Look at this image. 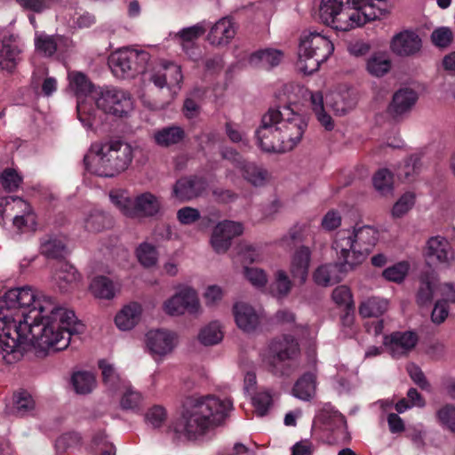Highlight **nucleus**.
<instances>
[{
    "mask_svg": "<svg viewBox=\"0 0 455 455\" xmlns=\"http://www.w3.org/2000/svg\"><path fill=\"white\" fill-rule=\"evenodd\" d=\"M84 331L75 313L30 287L13 288L0 298V365L19 362L30 344L38 356L68 347Z\"/></svg>",
    "mask_w": 455,
    "mask_h": 455,
    "instance_id": "obj_1",
    "label": "nucleus"
},
{
    "mask_svg": "<svg viewBox=\"0 0 455 455\" xmlns=\"http://www.w3.org/2000/svg\"><path fill=\"white\" fill-rule=\"evenodd\" d=\"M307 124L290 106L271 108L263 115L256 131L259 147L269 153L292 150L302 140Z\"/></svg>",
    "mask_w": 455,
    "mask_h": 455,
    "instance_id": "obj_2",
    "label": "nucleus"
},
{
    "mask_svg": "<svg viewBox=\"0 0 455 455\" xmlns=\"http://www.w3.org/2000/svg\"><path fill=\"white\" fill-rule=\"evenodd\" d=\"M232 409L233 403L228 398L214 395L193 398L174 430L188 439H196L221 425Z\"/></svg>",
    "mask_w": 455,
    "mask_h": 455,
    "instance_id": "obj_3",
    "label": "nucleus"
},
{
    "mask_svg": "<svg viewBox=\"0 0 455 455\" xmlns=\"http://www.w3.org/2000/svg\"><path fill=\"white\" fill-rule=\"evenodd\" d=\"M95 155L92 163L90 156H84L86 169L100 177H114L131 165L134 157V148L125 140L111 139L95 142L91 147Z\"/></svg>",
    "mask_w": 455,
    "mask_h": 455,
    "instance_id": "obj_4",
    "label": "nucleus"
},
{
    "mask_svg": "<svg viewBox=\"0 0 455 455\" xmlns=\"http://www.w3.org/2000/svg\"><path fill=\"white\" fill-rule=\"evenodd\" d=\"M379 239V232L371 226H363L354 231L339 230L332 243L339 259L350 266L360 265L371 252Z\"/></svg>",
    "mask_w": 455,
    "mask_h": 455,
    "instance_id": "obj_5",
    "label": "nucleus"
},
{
    "mask_svg": "<svg viewBox=\"0 0 455 455\" xmlns=\"http://www.w3.org/2000/svg\"><path fill=\"white\" fill-rule=\"evenodd\" d=\"M344 0H322L319 7L320 18L325 24L336 30L348 31L377 19L379 12L366 5L364 11L354 6L342 10Z\"/></svg>",
    "mask_w": 455,
    "mask_h": 455,
    "instance_id": "obj_6",
    "label": "nucleus"
},
{
    "mask_svg": "<svg viewBox=\"0 0 455 455\" xmlns=\"http://www.w3.org/2000/svg\"><path fill=\"white\" fill-rule=\"evenodd\" d=\"M333 51L334 45L328 36L315 31L304 34L299 47L298 70L304 75L313 74Z\"/></svg>",
    "mask_w": 455,
    "mask_h": 455,
    "instance_id": "obj_7",
    "label": "nucleus"
},
{
    "mask_svg": "<svg viewBox=\"0 0 455 455\" xmlns=\"http://www.w3.org/2000/svg\"><path fill=\"white\" fill-rule=\"evenodd\" d=\"M109 197L120 212L130 218L155 217L162 211L160 197L151 192H144L131 197L124 191H112Z\"/></svg>",
    "mask_w": 455,
    "mask_h": 455,
    "instance_id": "obj_8",
    "label": "nucleus"
},
{
    "mask_svg": "<svg viewBox=\"0 0 455 455\" xmlns=\"http://www.w3.org/2000/svg\"><path fill=\"white\" fill-rule=\"evenodd\" d=\"M150 55L146 51L125 48L113 52L108 63L116 76L133 77L147 70Z\"/></svg>",
    "mask_w": 455,
    "mask_h": 455,
    "instance_id": "obj_9",
    "label": "nucleus"
},
{
    "mask_svg": "<svg viewBox=\"0 0 455 455\" xmlns=\"http://www.w3.org/2000/svg\"><path fill=\"white\" fill-rule=\"evenodd\" d=\"M265 362L274 374H289L288 370L282 369L279 364L285 362H295L300 355V347L297 339L291 335H283L272 339L267 347Z\"/></svg>",
    "mask_w": 455,
    "mask_h": 455,
    "instance_id": "obj_10",
    "label": "nucleus"
},
{
    "mask_svg": "<svg viewBox=\"0 0 455 455\" xmlns=\"http://www.w3.org/2000/svg\"><path fill=\"white\" fill-rule=\"evenodd\" d=\"M96 105L103 112L116 116H126L133 107L130 93L115 87L102 89L96 99Z\"/></svg>",
    "mask_w": 455,
    "mask_h": 455,
    "instance_id": "obj_11",
    "label": "nucleus"
},
{
    "mask_svg": "<svg viewBox=\"0 0 455 455\" xmlns=\"http://www.w3.org/2000/svg\"><path fill=\"white\" fill-rule=\"evenodd\" d=\"M148 80L160 89L167 87L174 96L183 81L181 67L172 61L160 60L149 72Z\"/></svg>",
    "mask_w": 455,
    "mask_h": 455,
    "instance_id": "obj_12",
    "label": "nucleus"
},
{
    "mask_svg": "<svg viewBox=\"0 0 455 455\" xmlns=\"http://www.w3.org/2000/svg\"><path fill=\"white\" fill-rule=\"evenodd\" d=\"M163 307L167 315L172 316L181 315L185 312L196 315L201 309L197 293L190 287H185L176 292L164 301Z\"/></svg>",
    "mask_w": 455,
    "mask_h": 455,
    "instance_id": "obj_13",
    "label": "nucleus"
},
{
    "mask_svg": "<svg viewBox=\"0 0 455 455\" xmlns=\"http://www.w3.org/2000/svg\"><path fill=\"white\" fill-rule=\"evenodd\" d=\"M208 183L204 177L190 175L179 179L172 188V196L179 202H189L202 196Z\"/></svg>",
    "mask_w": 455,
    "mask_h": 455,
    "instance_id": "obj_14",
    "label": "nucleus"
},
{
    "mask_svg": "<svg viewBox=\"0 0 455 455\" xmlns=\"http://www.w3.org/2000/svg\"><path fill=\"white\" fill-rule=\"evenodd\" d=\"M243 232L242 223L232 220H224L218 223L212 230L211 236V244L217 253L226 252L230 245L231 241L241 235Z\"/></svg>",
    "mask_w": 455,
    "mask_h": 455,
    "instance_id": "obj_15",
    "label": "nucleus"
},
{
    "mask_svg": "<svg viewBox=\"0 0 455 455\" xmlns=\"http://www.w3.org/2000/svg\"><path fill=\"white\" fill-rule=\"evenodd\" d=\"M145 342L152 355L164 356L172 353L177 346L178 336L168 330H150L146 334Z\"/></svg>",
    "mask_w": 455,
    "mask_h": 455,
    "instance_id": "obj_16",
    "label": "nucleus"
},
{
    "mask_svg": "<svg viewBox=\"0 0 455 455\" xmlns=\"http://www.w3.org/2000/svg\"><path fill=\"white\" fill-rule=\"evenodd\" d=\"M333 264H326L320 266L314 273V280L318 285L330 286L342 280V275L354 269V266H350L343 259Z\"/></svg>",
    "mask_w": 455,
    "mask_h": 455,
    "instance_id": "obj_17",
    "label": "nucleus"
},
{
    "mask_svg": "<svg viewBox=\"0 0 455 455\" xmlns=\"http://www.w3.org/2000/svg\"><path fill=\"white\" fill-rule=\"evenodd\" d=\"M426 257L428 260L450 265L454 254L449 241L441 235L430 237L427 242Z\"/></svg>",
    "mask_w": 455,
    "mask_h": 455,
    "instance_id": "obj_18",
    "label": "nucleus"
},
{
    "mask_svg": "<svg viewBox=\"0 0 455 455\" xmlns=\"http://www.w3.org/2000/svg\"><path fill=\"white\" fill-rule=\"evenodd\" d=\"M390 48L398 56H411L420 51L421 39L416 33L404 30L393 36Z\"/></svg>",
    "mask_w": 455,
    "mask_h": 455,
    "instance_id": "obj_19",
    "label": "nucleus"
},
{
    "mask_svg": "<svg viewBox=\"0 0 455 455\" xmlns=\"http://www.w3.org/2000/svg\"><path fill=\"white\" fill-rule=\"evenodd\" d=\"M233 315L237 327L244 332H253L259 326V314L253 307L245 302L234 304Z\"/></svg>",
    "mask_w": 455,
    "mask_h": 455,
    "instance_id": "obj_20",
    "label": "nucleus"
},
{
    "mask_svg": "<svg viewBox=\"0 0 455 455\" xmlns=\"http://www.w3.org/2000/svg\"><path fill=\"white\" fill-rule=\"evenodd\" d=\"M418 337L412 331H396L385 338V345L393 357L408 354L417 344Z\"/></svg>",
    "mask_w": 455,
    "mask_h": 455,
    "instance_id": "obj_21",
    "label": "nucleus"
},
{
    "mask_svg": "<svg viewBox=\"0 0 455 455\" xmlns=\"http://www.w3.org/2000/svg\"><path fill=\"white\" fill-rule=\"evenodd\" d=\"M311 251L307 246H300L291 257L290 272L296 281L304 283L308 275Z\"/></svg>",
    "mask_w": 455,
    "mask_h": 455,
    "instance_id": "obj_22",
    "label": "nucleus"
},
{
    "mask_svg": "<svg viewBox=\"0 0 455 455\" xmlns=\"http://www.w3.org/2000/svg\"><path fill=\"white\" fill-rule=\"evenodd\" d=\"M235 29L231 19L225 17L219 20L211 28L207 39L212 45H227L234 38Z\"/></svg>",
    "mask_w": 455,
    "mask_h": 455,
    "instance_id": "obj_23",
    "label": "nucleus"
},
{
    "mask_svg": "<svg viewBox=\"0 0 455 455\" xmlns=\"http://www.w3.org/2000/svg\"><path fill=\"white\" fill-rule=\"evenodd\" d=\"M418 100L417 92L410 88L398 90L393 96L388 110L394 116H399L411 110Z\"/></svg>",
    "mask_w": 455,
    "mask_h": 455,
    "instance_id": "obj_24",
    "label": "nucleus"
},
{
    "mask_svg": "<svg viewBox=\"0 0 455 455\" xmlns=\"http://www.w3.org/2000/svg\"><path fill=\"white\" fill-rule=\"evenodd\" d=\"M6 206H10L11 210L15 208H22L21 215H14L12 223L19 230L24 228L31 227L36 224V216L32 211L30 204L18 196H9L6 198Z\"/></svg>",
    "mask_w": 455,
    "mask_h": 455,
    "instance_id": "obj_25",
    "label": "nucleus"
},
{
    "mask_svg": "<svg viewBox=\"0 0 455 455\" xmlns=\"http://www.w3.org/2000/svg\"><path fill=\"white\" fill-rule=\"evenodd\" d=\"M206 31L204 21L199 22L194 26L182 28L176 35L183 51L192 58L194 56L196 41Z\"/></svg>",
    "mask_w": 455,
    "mask_h": 455,
    "instance_id": "obj_26",
    "label": "nucleus"
},
{
    "mask_svg": "<svg viewBox=\"0 0 455 455\" xmlns=\"http://www.w3.org/2000/svg\"><path fill=\"white\" fill-rule=\"evenodd\" d=\"M326 105L335 115L343 116L355 106V100L349 91L332 92L326 96Z\"/></svg>",
    "mask_w": 455,
    "mask_h": 455,
    "instance_id": "obj_27",
    "label": "nucleus"
},
{
    "mask_svg": "<svg viewBox=\"0 0 455 455\" xmlns=\"http://www.w3.org/2000/svg\"><path fill=\"white\" fill-rule=\"evenodd\" d=\"M21 53L20 46L3 41L0 44V69L13 73L21 60Z\"/></svg>",
    "mask_w": 455,
    "mask_h": 455,
    "instance_id": "obj_28",
    "label": "nucleus"
},
{
    "mask_svg": "<svg viewBox=\"0 0 455 455\" xmlns=\"http://www.w3.org/2000/svg\"><path fill=\"white\" fill-rule=\"evenodd\" d=\"M186 133L182 127L171 125L155 131L153 139L155 143L162 148H170L180 143Z\"/></svg>",
    "mask_w": 455,
    "mask_h": 455,
    "instance_id": "obj_29",
    "label": "nucleus"
},
{
    "mask_svg": "<svg viewBox=\"0 0 455 455\" xmlns=\"http://www.w3.org/2000/svg\"><path fill=\"white\" fill-rule=\"evenodd\" d=\"M141 306L137 302L125 305L115 317L116 326L122 331L132 329L140 320Z\"/></svg>",
    "mask_w": 455,
    "mask_h": 455,
    "instance_id": "obj_30",
    "label": "nucleus"
},
{
    "mask_svg": "<svg viewBox=\"0 0 455 455\" xmlns=\"http://www.w3.org/2000/svg\"><path fill=\"white\" fill-rule=\"evenodd\" d=\"M318 418L320 421L325 426V428L330 431H339L344 433L347 427L345 417L333 406L327 403L319 411Z\"/></svg>",
    "mask_w": 455,
    "mask_h": 455,
    "instance_id": "obj_31",
    "label": "nucleus"
},
{
    "mask_svg": "<svg viewBox=\"0 0 455 455\" xmlns=\"http://www.w3.org/2000/svg\"><path fill=\"white\" fill-rule=\"evenodd\" d=\"M61 41L62 37L59 35L36 32L34 38L35 50L39 55L50 58L55 54Z\"/></svg>",
    "mask_w": 455,
    "mask_h": 455,
    "instance_id": "obj_32",
    "label": "nucleus"
},
{
    "mask_svg": "<svg viewBox=\"0 0 455 455\" xmlns=\"http://www.w3.org/2000/svg\"><path fill=\"white\" fill-rule=\"evenodd\" d=\"M316 389V376L313 372L304 373L294 384L292 395L303 401L314 397Z\"/></svg>",
    "mask_w": 455,
    "mask_h": 455,
    "instance_id": "obj_33",
    "label": "nucleus"
},
{
    "mask_svg": "<svg viewBox=\"0 0 455 455\" xmlns=\"http://www.w3.org/2000/svg\"><path fill=\"white\" fill-rule=\"evenodd\" d=\"M53 278L59 288L66 291L79 281L80 275L74 267L61 262L60 267L55 271Z\"/></svg>",
    "mask_w": 455,
    "mask_h": 455,
    "instance_id": "obj_34",
    "label": "nucleus"
},
{
    "mask_svg": "<svg viewBox=\"0 0 455 455\" xmlns=\"http://www.w3.org/2000/svg\"><path fill=\"white\" fill-rule=\"evenodd\" d=\"M437 281L430 274H423L419 278V286L417 291V303L423 307L431 303Z\"/></svg>",
    "mask_w": 455,
    "mask_h": 455,
    "instance_id": "obj_35",
    "label": "nucleus"
},
{
    "mask_svg": "<svg viewBox=\"0 0 455 455\" xmlns=\"http://www.w3.org/2000/svg\"><path fill=\"white\" fill-rule=\"evenodd\" d=\"M282 59V52L274 49H265L251 54L250 62L253 65L268 69L277 66Z\"/></svg>",
    "mask_w": 455,
    "mask_h": 455,
    "instance_id": "obj_36",
    "label": "nucleus"
},
{
    "mask_svg": "<svg viewBox=\"0 0 455 455\" xmlns=\"http://www.w3.org/2000/svg\"><path fill=\"white\" fill-rule=\"evenodd\" d=\"M93 295L100 299H111L117 291L116 285L107 276H96L90 285Z\"/></svg>",
    "mask_w": 455,
    "mask_h": 455,
    "instance_id": "obj_37",
    "label": "nucleus"
},
{
    "mask_svg": "<svg viewBox=\"0 0 455 455\" xmlns=\"http://www.w3.org/2000/svg\"><path fill=\"white\" fill-rule=\"evenodd\" d=\"M84 224L89 232H100L112 226V219L101 211L92 210L85 217Z\"/></svg>",
    "mask_w": 455,
    "mask_h": 455,
    "instance_id": "obj_38",
    "label": "nucleus"
},
{
    "mask_svg": "<svg viewBox=\"0 0 455 455\" xmlns=\"http://www.w3.org/2000/svg\"><path fill=\"white\" fill-rule=\"evenodd\" d=\"M387 309V301L383 299L371 297L359 306V314L363 318L379 317Z\"/></svg>",
    "mask_w": 455,
    "mask_h": 455,
    "instance_id": "obj_39",
    "label": "nucleus"
},
{
    "mask_svg": "<svg viewBox=\"0 0 455 455\" xmlns=\"http://www.w3.org/2000/svg\"><path fill=\"white\" fill-rule=\"evenodd\" d=\"M198 341L204 346H214L223 339V331L219 322L213 321L204 326L197 335Z\"/></svg>",
    "mask_w": 455,
    "mask_h": 455,
    "instance_id": "obj_40",
    "label": "nucleus"
},
{
    "mask_svg": "<svg viewBox=\"0 0 455 455\" xmlns=\"http://www.w3.org/2000/svg\"><path fill=\"white\" fill-rule=\"evenodd\" d=\"M310 100L312 110L317 120L327 131H331L334 128V123L331 116L325 112L323 94L320 92H312Z\"/></svg>",
    "mask_w": 455,
    "mask_h": 455,
    "instance_id": "obj_41",
    "label": "nucleus"
},
{
    "mask_svg": "<svg viewBox=\"0 0 455 455\" xmlns=\"http://www.w3.org/2000/svg\"><path fill=\"white\" fill-rule=\"evenodd\" d=\"M292 288V283L284 270H277L270 286L271 294L277 299H285Z\"/></svg>",
    "mask_w": 455,
    "mask_h": 455,
    "instance_id": "obj_42",
    "label": "nucleus"
},
{
    "mask_svg": "<svg viewBox=\"0 0 455 455\" xmlns=\"http://www.w3.org/2000/svg\"><path fill=\"white\" fill-rule=\"evenodd\" d=\"M239 170L244 180L255 187L263 186L267 180V172L253 163L244 162Z\"/></svg>",
    "mask_w": 455,
    "mask_h": 455,
    "instance_id": "obj_43",
    "label": "nucleus"
},
{
    "mask_svg": "<svg viewBox=\"0 0 455 455\" xmlns=\"http://www.w3.org/2000/svg\"><path fill=\"white\" fill-rule=\"evenodd\" d=\"M41 252L47 258L60 259L63 258L68 251L62 238L51 236L42 242Z\"/></svg>",
    "mask_w": 455,
    "mask_h": 455,
    "instance_id": "obj_44",
    "label": "nucleus"
},
{
    "mask_svg": "<svg viewBox=\"0 0 455 455\" xmlns=\"http://www.w3.org/2000/svg\"><path fill=\"white\" fill-rule=\"evenodd\" d=\"M75 391L79 395L91 393L96 386V379L92 373L88 371H77L71 379Z\"/></svg>",
    "mask_w": 455,
    "mask_h": 455,
    "instance_id": "obj_45",
    "label": "nucleus"
},
{
    "mask_svg": "<svg viewBox=\"0 0 455 455\" xmlns=\"http://www.w3.org/2000/svg\"><path fill=\"white\" fill-rule=\"evenodd\" d=\"M390 68V60L382 53L373 54L366 61L367 71L376 77L383 76Z\"/></svg>",
    "mask_w": 455,
    "mask_h": 455,
    "instance_id": "obj_46",
    "label": "nucleus"
},
{
    "mask_svg": "<svg viewBox=\"0 0 455 455\" xmlns=\"http://www.w3.org/2000/svg\"><path fill=\"white\" fill-rule=\"evenodd\" d=\"M99 367L101 370L105 385L112 391L121 389L125 382L120 379L115 367L105 360L100 361Z\"/></svg>",
    "mask_w": 455,
    "mask_h": 455,
    "instance_id": "obj_47",
    "label": "nucleus"
},
{
    "mask_svg": "<svg viewBox=\"0 0 455 455\" xmlns=\"http://www.w3.org/2000/svg\"><path fill=\"white\" fill-rule=\"evenodd\" d=\"M136 257L144 267H151L158 261V251L155 245L144 242L137 247Z\"/></svg>",
    "mask_w": 455,
    "mask_h": 455,
    "instance_id": "obj_48",
    "label": "nucleus"
},
{
    "mask_svg": "<svg viewBox=\"0 0 455 455\" xmlns=\"http://www.w3.org/2000/svg\"><path fill=\"white\" fill-rule=\"evenodd\" d=\"M34 409L35 402L27 391H21L13 395L12 412L17 416L28 415Z\"/></svg>",
    "mask_w": 455,
    "mask_h": 455,
    "instance_id": "obj_49",
    "label": "nucleus"
},
{
    "mask_svg": "<svg viewBox=\"0 0 455 455\" xmlns=\"http://www.w3.org/2000/svg\"><path fill=\"white\" fill-rule=\"evenodd\" d=\"M69 86L76 96L87 95L92 92V84L87 76L81 72L68 74Z\"/></svg>",
    "mask_w": 455,
    "mask_h": 455,
    "instance_id": "obj_50",
    "label": "nucleus"
},
{
    "mask_svg": "<svg viewBox=\"0 0 455 455\" xmlns=\"http://www.w3.org/2000/svg\"><path fill=\"white\" fill-rule=\"evenodd\" d=\"M121 388L124 389V394L120 401L121 407L124 410H134L138 408L142 400L140 393L132 389L126 383H124Z\"/></svg>",
    "mask_w": 455,
    "mask_h": 455,
    "instance_id": "obj_51",
    "label": "nucleus"
},
{
    "mask_svg": "<svg viewBox=\"0 0 455 455\" xmlns=\"http://www.w3.org/2000/svg\"><path fill=\"white\" fill-rule=\"evenodd\" d=\"M373 186L379 193L385 195L392 190V175L386 169L380 170L373 176Z\"/></svg>",
    "mask_w": 455,
    "mask_h": 455,
    "instance_id": "obj_52",
    "label": "nucleus"
},
{
    "mask_svg": "<svg viewBox=\"0 0 455 455\" xmlns=\"http://www.w3.org/2000/svg\"><path fill=\"white\" fill-rule=\"evenodd\" d=\"M22 182V177L14 169H5L1 174V183L4 188L9 192L18 189Z\"/></svg>",
    "mask_w": 455,
    "mask_h": 455,
    "instance_id": "obj_53",
    "label": "nucleus"
},
{
    "mask_svg": "<svg viewBox=\"0 0 455 455\" xmlns=\"http://www.w3.org/2000/svg\"><path fill=\"white\" fill-rule=\"evenodd\" d=\"M414 195L412 193H405L395 204L392 214L394 217L400 218L407 213L414 205Z\"/></svg>",
    "mask_w": 455,
    "mask_h": 455,
    "instance_id": "obj_54",
    "label": "nucleus"
},
{
    "mask_svg": "<svg viewBox=\"0 0 455 455\" xmlns=\"http://www.w3.org/2000/svg\"><path fill=\"white\" fill-rule=\"evenodd\" d=\"M146 422L153 428L160 427L166 419L165 410L162 406H154L145 415Z\"/></svg>",
    "mask_w": 455,
    "mask_h": 455,
    "instance_id": "obj_55",
    "label": "nucleus"
},
{
    "mask_svg": "<svg viewBox=\"0 0 455 455\" xmlns=\"http://www.w3.org/2000/svg\"><path fill=\"white\" fill-rule=\"evenodd\" d=\"M409 266L406 262H400L383 271V276L389 281L402 282L407 275Z\"/></svg>",
    "mask_w": 455,
    "mask_h": 455,
    "instance_id": "obj_56",
    "label": "nucleus"
},
{
    "mask_svg": "<svg viewBox=\"0 0 455 455\" xmlns=\"http://www.w3.org/2000/svg\"><path fill=\"white\" fill-rule=\"evenodd\" d=\"M252 403L256 413L260 417L265 416L272 404V396L267 392H259L253 396Z\"/></svg>",
    "mask_w": 455,
    "mask_h": 455,
    "instance_id": "obj_57",
    "label": "nucleus"
},
{
    "mask_svg": "<svg viewBox=\"0 0 455 455\" xmlns=\"http://www.w3.org/2000/svg\"><path fill=\"white\" fill-rule=\"evenodd\" d=\"M436 416L443 426L455 432V407L445 405L437 411Z\"/></svg>",
    "mask_w": 455,
    "mask_h": 455,
    "instance_id": "obj_58",
    "label": "nucleus"
},
{
    "mask_svg": "<svg viewBox=\"0 0 455 455\" xmlns=\"http://www.w3.org/2000/svg\"><path fill=\"white\" fill-rule=\"evenodd\" d=\"M431 39L435 45L445 48L449 46L452 41V32L449 28H439L433 31Z\"/></svg>",
    "mask_w": 455,
    "mask_h": 455,
    "instance_id": "obj_59",
    "label": "nucleus"
},
{
    "mask_svg": "<svg viewBox=\"0 0 455 455\" xmlns=\"http://www.w3.org/2000/svg\"><path fill=\"white\" fill-rule=\"evenodd\" d=\"M201 215L197 209L186 206L177 212V219L182 225H191L200 219Z\"/></svg>",
    "mask_w": 455,
    "mask_h": 455,
    "instance_id": "obj_60",
    "label": "nucleus"
},
{
    "mask_svg": "<svg viewBox=\"0 0 455 455\" xmlns=\"http://www.w3.org/2000/svg\"><path fill=\"white\" fill-rule=\"evenodd\" d=\"M244 274L248 281L254 286L262 287L267 282V275L262 269L245 267Z\"/></svg>",
    "mask_w": 455,
    "mask_h": 455,
    "instance_id": "obj_61",
    "label": "nucleus"
},
{
    "mask_svg": "<svg viewBox=\"0 0 455 455\" xmlns=\"http://www.w3.org/2000/svg\"><path fill=\"white\" fill-rule=\"evenodd\" d=\"M17 3L26 10L34 12H43L49 9L52 0H16Z\"/></svg>",
    "mask_w": 455,
    "mask_h": 455,
    "instance_id": "obj_62",
    "label": "nucleus"
},
{
    "mask_svg": "<svg viewBox=\"0 0 455 455\" xmlns=\"http://www.w3.org/2000/svg\"><path fill=\"white\" fill-rule=\"evenodd\" d=\"M93 443L95 445L100 446V455H116V447L106 440L104 432L96 434L93 437Z\"/></svg>",
    "mask_w": 455,
    "mask_h": 455,
    "instance_id": "obj_63",
    "label": "nucleus"
},
{
    "mask_svg": "<svg viewBox=\"0 0 455 455\" xmlns=\"http://www.w3.org/2000/svg\"><path fill=\"white\" fill-rule=\"evenodd\" d=\"M407 371L411 378V379L421 388H427L429 387V384L420 370L419 366L416 364H409L407 366Z\"/></svg>",
    "mask_w": 455,
    "mask_h": 455,
    "instance_id": "obj_64",
    "label": "nucleus"
}]
</instances>
